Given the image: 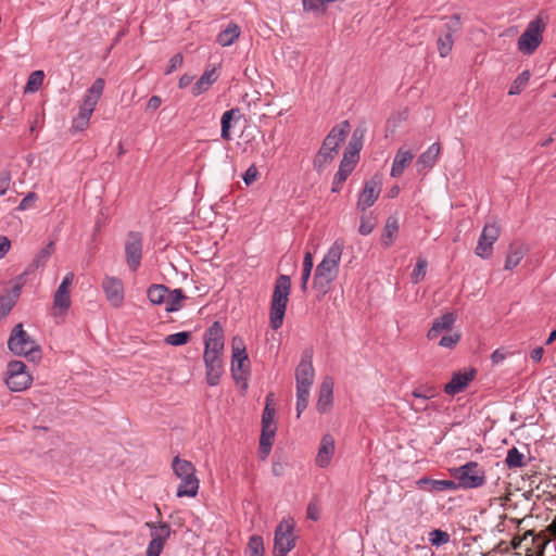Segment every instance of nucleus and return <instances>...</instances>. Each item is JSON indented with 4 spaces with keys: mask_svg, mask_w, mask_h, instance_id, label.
<instances>
[{
    "mask_svg": "<svg viewBox=\"0 0 556 556\" xmlns=\"http://www.w3.org/2000/svg\"><path fill=\"white\" fill-rule=\"evenodd\" d=\"M91 115V111L80 106L78 115L73 121V128L76 130H84L88 126Z\"/></svg>",
    "mask_w": 556,
    "mask_h": 556,
    "instance_id": "obj_47",
    "label": "nucleus"
},
{
    "mask_svg": "<svg viewBox=\"0 0 556 556\" xmlns=\"http://www.w3.org/2000/svg\"><path fill=\"white\" fill-rule=\"evenodd\" d=\"M245 553L248 556H264V542L262 536L252 535L249 540Z\"/></svg>",
    "mask_w": 556,
    "mask_h": 556,
    "instance_id": "obj_39",
    "label": "nucleus"
},
{
    "mask_svg": "<svg viewBox=\"0 0 556 556\" xmlns=\"http://www.w3.org/2000/svg\"><path fill=\"white\" fill-rule=\"evenodd\" d=\"M0 258H2L8 253L11 243L5 237L0 238Z\"/></svg>",
    "mask_w": 556,
    "mask_h": 556,
    "instance_id": "obj_64",
    "label": "nucleus"
},
{
    "mask_svg": "<svg viewBox=\"0 0 556 556\" xmlns=\"http://www.w3.org/2000/svg\"><path fill=\"white\" fill-rule=\"evenodd\" d=\"M313 256L311 252H306L303 260V271L301 277V289L305 292L307 289L308 279L313 269Z\"/></svg>",
    "mask_w": 556,
    "mask_h": 556,
    "instance_id": "obj_41",
    "label": "nucleus"
},
{
    "mask_svg": "<svg viewBox=\"0 0 556 556\" xmlns=\"http://www.w3.org/2000/svg\"><path fill=\"white\" fill-rule=\"evenodd\" d=\"M290 291V277L287 275H280L275 282L270 301L269 323L270 327L275 330L282 326Z\"/></svg>",
    "mask_w": 556,
    "mask_h": 556,
    "instance_id": "obj_3",
    "label": "nucleus"
},
{
    "mask_svg": "<svg viewBox=\"0 0 556 556\" xmlns=\"http://www.w3.org/2000/svg\"><path fill=\"white\" fill-rule=\"evenodd\" d=\"M531 77L530 71L525 70L522 73H520L517 78L513 81L508 94H519L528 85L529 79Z\"/></svg>",
    "mask_w": 556,
    "mask_h": 556,
    "instance_id": "obj_37",
    "label": "nucleus"
},
{
    "mask_svg": "<svg viewBox=\"0 0 556 556\" xmlns=\"http://www.w3.org/2000/svg\"><path fill=\"white\" fill-rule=\"evenodd\" d=\"M451 473L457 480L458 488L477 489L485 483V471L476 462L453 468Z\"/></svg>",
    "mask_w": 556,
    "mask_h": 556,
    "instance_id": "obj_8",
    "label": "nucleus"
},
{
    "mask_svg": "<svg viewBox=\"0 0 556 556\" xmlns=\"http://www.w3.org/2000/svg\"><path fill=\"white\" fill-rule=\"evenodd\" d=\"M190 338H191L190 332L181 331V332L168 334L164 339V342L168 345L180 346V345L187 344L189 342Z\"/></svg>",
    "mask_w": 556,
    "mask_h": 556,
    "instance_id": "obj_45",
    "label": "nucleus"
},
{
    "mask_svg": "<svg viewBox=\"0 0 556 556\" xmlns=\"http://www.w3.org/2000/svg\"><path fill=\"white\" fill-rule=\"evenodd\" d=\"M258 170L255 165H251L243 175V180L247 185H251L257 178Z\"/></svg>",
    "mask_w": 556,
    "mask_h": 556,
    "instance_id": "obj_58",
    "label": "nucleus"
},
{
    "mask_svg": "<svg viewBox=\"0 0 556 556\" xmlns=\"http://www.w3.org/2000/svg\"><path fill=\"white\" fill-rule=\"evenodd\" d=\"M543 355H544V350L542 346H538L535 349L532 350L531 354H530V357L533 362L535 363H540L543 358Z\"/></svg>",
    "mask_w": 556,
    "mask_h": 556,
    "instance_id": "obj_62",
    "label": "nucleus"
},
{
    "mask_svg": "<svg viewBox=\"0 0 556 556\" xmlns=\"http://www.w3.org/2000/svg\"><path fill=\"white\" fill-rule=\"evenodd\" d=\"M126 261L129 268L135 271L140 266L142 255V239L137 232H129L125 243Z\"/></svg>",
    "mask_w": 556,
    "mask_h": 556,
    "instance_id": "obj_16",
    "label": "nucleus"
},
{
    "mask_svg": "<svg viewBox=\"0 0 556 556\" xmlns=\"http://www.w3.org/2000/svg\"><path fill=\"white\" fill-rule=\"evenodd\" d=\"M74 280V274L68 273L64 276L62 282L54 293L53 314L63 315L71 306L70 288Z\"/></svg>",
    "mask_w": 556,
    "mask_h": 556,
    "instance_id": "obj_15",
    "label": "nucleus"
},
{
    "mask_svg": "<svg viewBox=\"0 0 556 556\" xmlns=\"http://www.w3.org/2000/svg\"><path fill=\"white\" fill-rule=\"evenodd\" d=\"M23 283H24V279H23V276H20L17 279H16V282L14 285V287L12 288V290L10 292H7L10 296H14V300L17 301V299L20 298L21 295V290H22V287H23Z\"/></svg>",
    "mask_w": 556,
    "mask_h": 556,
    "instance_id": "obj_60",
    "label": "nucleus"
},
{
    "mask_svg": "<svg viewBox=\"0 0 556 556\" xmlns=\"http://www.w3.org/2000/svg\"><path fill=\"white\" fill-rule=\"evenodd\" d=\"M428 540L433 546H441L450 542V534L443 530L434 529L429 532Z\"/></svg>",
    "mask_w": 556,
    "mask_h": 556,
    "instance_id": "obj_46",
    "label": "nucleus"
},
{
    "mask_svg": "<svg viewBox=\"0 0 556 556\" xmlns=\"http://www.w3.org/2000/svg\"><path fill=\"white\" fill-rule=\"evenodd\" d=\"M349 131L350 123L348 121H343L332 127L314 159L315 169L321 172L333 161L338 155L340 144L345 140Z\"/></svg>",
    "mask_w": 556,
    "mask_h": 556,
    "instance_id": "obj_2",
    "label": "nucleus"
},
{
    "mask_svg": "<svg viewBox=\"0 0 556 556\" xmlns=\"http://www.w3.org/2000/svg\"><path fill=\"white\" fill-rule=\"evenodd\" d=\"M343 249V242L336 240L315 269L313 287L321 294H326L330 290L331 283L339 275Z\"/></svg>",
    "mask_w": 556,
    "mask_h": 556,
    "instance_id": "obj_1",
    "label": "nucleus"
},
{
    "mask_svg": "<svg viewBox=\"0 0 556 556\" xmlns=\"http://www.w3.org/2000/svg\"><path fill=\"white\" fill-rule=\"evenodd\" d=\"M104 86L105 83L102 78L96 79L91 87L87 90L83 104L80 106L83 109L93 112L103 93Z\"/></svg>",
    "mask_w": 556,
    "mask_h": 556,
    "instance_id": "obj_23",
    "label": "nucleus"
},
{
    "mask_svg": "<svg viewBox=\"0 0 556 556\" xmlns=\"http://www.w3.org/2000/svg\"><path fill=\"white\" fill-rule=\"evenodd\" d=\"M500 236L501 228L497 224H485L475 249L476 255L483 260H489L493 255V244Z\"/></svg>",
    "mask_w": 556,
    "mask_h": 556,
    "instance_id": "obj_13",
    "label": "nucleus"
},
{
    "mask_svg": "<svg viewBox=\"0 0 556 556\" xmlns=\"http://www.w3.org/2000/svg\"><path fill=\"white\" fill-rule=\"evenodd\" d=\"M206 380L210 386H216L223 374V362L205 363Z\"/></svg>",
    "mask_w": 556,
    "mask_h": 556,
    "instance_id": "obj_34",
    "label": "nucleus"
},
{
    "mask_svg": "<svg viewBox=\"0 0 556 556\" xmlns=\"http://www.w3.org/2000/svg\"><path fill=\"white\" fill-rule=\"evenodd\" d=\"M102 289L106 300L113 307H121L124 303V285L121 279L105 276L102 281Z\"/></svg>",
    "mask_w": 556,
    "mask_h": 556,
    "instance_id": "obj_17",
    "label": "nucleus"
},
{
    "mask_svg": "<svg viewBox=\"0 0 556 556\" xmlns=\"http://www.w3.org/2000/svg\"><path fill=\"white\" fill-rule=\"evenodd\" d=\"M357 161H358V157H355V156H353V154H348L344 152L339 169H345L348 173L351 174L353 172Z\"/></svg>",
    "mask_w": 556,
    "mask_h": 556,
    "instance_id": "obj_53",
    "label": "nucleus"
},
{
    "mask_svg": "<svg viewBox=\"0 0 556 556\" xmlns=\"http://www.w3.org/2000/svg\"><path fill=\"white\" fill-rule=\"evenodd\" d=\"M172 469L180 483L177 488L178 497H194L200 488V481L195 476V467L187 459H182L179 456H175L172 460Z\"/></svg>",
    "mask_w": 556,
    "mask_h": 556,
    "instance_id": "obj_4",
    "label": "nucleus"
},
{
    "mask_svg": "<svg viewBox=\"0 0 556 556\" xmlns=\"http://www.w3.org/2000/svg\"><path fill=\"white\" fill-rule=\"evenodd\" d=\"M241 28L236 23H229L227 27L220 31L216 41L222 47H229L240 37Z\"/></svg>",
    "mask_w": 556,
    "mask_h": 556,
    "instance_id": "obj_29",
    "label": "nucleus"
},
{
    "mask_svg": "<svg viewBox=\"0 0 556 556\" xmlns=\"http://www.w3.org/2000/svg\"><path fill=\"white\" fill-rule=\"evenodd\" d=\"M412 395L416 399L427 401L435 396V390L432 388L421 387L413 391Z\"/></svg>",
    "mask_w": 556,
    "mask_h": 556,
    "instance_id": "obj_52",
    "label": "nucleus"
},
{
    "mask_svg": "<svg viewBox=\"0 0 556 556\" xmlns=\"http://www.w3.org/2000/svg\"><path fill=\"white\" fill-rule=\"evenodd\" d=\"M350 173H348L345 169H339L337 174L334 175L333 182H332V192H339L343 182L346 180Z\"/></svg>",
    "mask_w": 556,
    "mask_h": 556,
    "instance_id": "obj_54",
    "label": "nucleus"
},
{
    "mask_svg": "<svg viewBox=\"0 0 556 556\" xmlns=\"http://www.w3.org/2000/svg\"><path fill=\"white\" fill-rule=\"evenodd\" d=\"M441 146L438 142L432 143L424 153H421L416 161V168L418 173H427L431 169L440 155Z\"/></svg>",
    "mask_w": 556,
    "mask_h": 556,
    "instance_id": "obj_21",
    "label": "nucleus"
},
{
    "mask_svg": "<svg viewBox=\"0 0 556 556\" xmlns=\"http://www.w3.org/2000/svg\"><path fill=\"white\" fill-rule=\"evenodd\" d=\"M10 180L11 176L8 172L0 173V197H2L7 192L10 186Z\"/></svg>",
    "mask_w": 556,
    "mask_h": 556,
    "instance_id": "obj_59",
    "label": "nucleus"
},
{
    "mask_svg": "<svg viewBox=\"0 0 556 556\" xmlns=\"http://www.w3.org/2000/svg\"><path fill=\"white\" fill-rule=\"evenodd\" d=\"M381 192V179L379 176H374L365 182L364 189L361 192L357 201V207L366 211L374 205Z\"/></svg>",
    "mask_w": 556,
    "mask_h": 556,
    "instance_id": "obj_18",
    "label": "nucleus"
},
{
    "mask_svg": "<svg viewBox=\"0 0 556 556\" xmlns=\"http://www.w3.org/2000/svg\"><path fill=\"white\" fill-rule=\"evenodd\" d=\"M505 462L510 469L520 468L526 465L525 455L517 447L508 450Z\"/></svg>",
    "mask_w": 556,
    "mask_h": 556,
    "instance_id": "obj_38",
    "label": "nucleus"
},
{
    "mask_svg": "<svg viewBox=\"0 0 556 556\" xmlns=\"http://www.w3.org/2000/svg\"><path fill=\"white\" fill-rule=\"evenodd\" d=\"M296 535L292 519H282L275 530L274 555L286 556L294 548Z\"/></svg>",
    "mask_w": 556,
    "mask_h": 556,
    "instance_id": "obj_10",
    "label": "nucleus"
},
{
    "mask_svg": "<svg viewBox=\"0 0 556 556\" xmlns=\"http://www.w3.org/2000/svg\"><path fill=\"white\" fill-rule=\"evenodd\" d=\"M362 137H363V131H361L359 129H356L344 152L348 154H353V156H355V157H358V153L362 149Z\"/></svg>",
    "mask_w": 556,
    "mask_h": 556,
    "instance_id": "obj_44",
    "label": "nucleus"
},
{
    "mask_svg": "<svg viewBox=\"0 0 556 556\" xmlns=\"http://www.w3.org/2000/svg\"><path fill=\"white\" fill-rule=\"evenodd\" d=\"M462 27L460 16L455 14L445 23L443 34L439 36L437 45L440 56L446 58L453 49V35L458 33Z\"/></svg>",
    "mask_w": 556,
    "mask_h": 556,
    "instance_id": "obj_14",
    "label": "nucleus"
},
{
    "mask_svg": "<svg viewBox=\"0 0 556 556\" xmlns=\"http://www.w3.org/2000/svg\"><path fill=\"white\" fill-rule=\"evenodd\" d=\"M240 113L239 109H231L222 115L220 125H222V131L220 136L224 140L230 139V128H231V122L236 116H238Z\"/></svg>",
    "mask_w": 556,
    "mask_h": 556,
    "instance_id": "obj_32",
    "label": "nucleus"
},
{
    "mask_svg": "<svg viewBox=\"0 0 556 556\" xmlns=\"http://www.w3.org/2000/svg\"><path fill=\"white\" fill-rule=\"evenodd\" d=\"M428 262L426 258L419 257L417 260L416 266L410 274V279L413 283H419L424 280L427 273Z\"/></svg>",
    "mask_w": 556,
    "mask_h": 556,
    "instance_id": "obj_43",
    "label": "nucleus"
},
{
    "mask_svg": "<svg viewBox=\"0 0 556 556\" xmlns=\"http://www.w3.org/2000/svg\"><path fill=\"white\" fill-rule=\"evenodd\" d=\"M375 227H376L375 218L371 217V216L364 215L361 218V224H359V227H358V232L362 236H368L369 233L372 232Z\"/></svg>",
    "mask_w": 556,
    "mask_h": 556,
    "instance_id": "obj_50",
    "label": "nucleus"
},
{
    "mask_svg": "<svg viewBox=\"0 0 556 556\" xmlns=\"http://www.w3.org/2000/svg\"><path fill=\"white\" fill-rule=\"evenodd\" d=\"M186 300V295L184 294L181 289H175L173 291H168L165 301V309L167 312H177L181 308L182 301Z\"/></svg>",
    "mask_w": 556,
    "mask_h": 556,
    "instance_id": "obj_30",
    "label": "nucleus"
},
{
    "mask_svg": "<svg viewBox=\"0 0 556 556\" xmlns=\"http://www.w3.org/2000/svg\"><path fill=\"white\" fill-rule=\"evenodd\" d=\"M314 368L311 361L302 359L295 369L296 417L305 410L309 399V389L314 382Z\"/></svg>",
    "mask_w": 556,
    "mask_h": 556,
    "instance_id": "obj_5",
    "label": "nucleus"
},
{
    "mask_svg": "<svg viewBox=\"0 0 556 556\" xmlns=\"http://www.w3.org/2000/svg\"><path fill=\"white\" fill-rule=\"evenodd\" d=\"M414 157L415 154L413 151L407 150L405 148H400L395 153L390 175L395 178L402 176L404 170L413 162Z\"/></svg>",
    "mask_w": 556,
    "mask_h": 556,
    "instance_id": "obj_22",
    "label": "nucleus"
},
{
    "mask_svg": "<svg viewBox=\"0 0 556 556\" xmlns=\"http://www.w3.org/2000/svg\"><path fill=\"white\" fill-rule=\"evenodd\" d=\"M182 62H184L182 54L177 53V54L173 55L169 60V63H168V66L165 71V73L166 74L173 73L174 71H176L177 68H179L182 65Z\"/></svg>",
    "mask_w": 556,
    "mask_h": 556,
    "instance_id": "obj_57",
    "label": "nucleus"
},
{
    "mask_svg": "<svg viewBox=\"0 0 556 556\" xmlns=\"http://www.w3.org/2000/svg\"><path fill=\"white\" fill-rule=\"evenodd\" d=\"M276 430H271L270 433L267 429H262V435L260 441V453L262 458H266L270 452Z\"/></svg>",
    "mask_w": 556,
    "mask_h": 556,
    "instance_id": "obj_40",
    "label": "nucleus"
},
{
    "mask_svg": "<svg viewBox=\"0 0 556 556\" xmlns=\"http://www.w3.org/2000/svg\"><path fill=\"white\" fill-rule=\"evenodd\" d=\"M473 371L454 374L451 381L445 386L444 391L450 395L462 392L473 379Z\"/></svg>",
    "mask_w": 556,
    "mask_h": 556,
    "instance_id": "obj_27",
    "label": "nucleus"
},
{
    "mask_svg": "<svg viewBox=\"0 0 556 556\" xmlns=\"http://www.w3.org/2000/svg\"><path fill=\"white\" fill-rule=\"evenodd\" d=\"M148 527H150L153 531L151 532V539H155L162 543H165L170 534V527L167 523H159L157 526L148 522Z\"/></svg>",
    "mask_w": 556,
    "mask_h": 556,
    "instance_id": "obj_36",
    "label": "nucleus"
},
{
    "mask_svg": "<svg viewBox=\"0 0 556 556\" xmlns=\"http://www.w3.org/2000/svg\"><path fill=\"white\" fill-rule=\"evenodd\" d=\"M204 363L223 362L224 331L218 321H214L205 333Z\"/></svg>",
    "mask_w": 556,
    "mask_h": 556,
    "instance_id": "obj_9",
    "label": "nucleus"
},
{
    "mask_svg": "<svg viewBox=\"0 0 556 556\" xmlns=\"http://www.w3.org/2000/svg\"><path fill=\"white\" fill-rule=\"evenodd\" d=\"M53 251H54V243L50 242L49 244H47L43 249H41L39 251V253L34 258L30 267L34 266V267L38 268L40 266H43L48 262V260L51 256V254L53 253Z\"/></svg>",
    "mask_w": 556,
    "mask_h": 556,
    "instance_id": "obj_42",
    "label": "nucleus"
},
{
    "mask_svg": "<svg viewBox=\"0 0 556 556\" xmlns=\"http://www.w3.org/2000/svg\"><path fill=\"white\" fill-rule=\"evenodd\" d=\"M162 104V99L159 96H153L149 99L147 109L148 110H156Z\"/></svg>",
    "mask_w": 556,
    "mask_h": 556,
    "instance_id": "obj_63",
    "label": "nucleus"
},
{
    "mask_svg": "<svg viewBox=\"0 0 556 556\" xmlns=\"http://www.w3.org/2000/svg\"><path fill=\"white\" fill-rule=\"evenodd\" d=\"M168 289L163 285H152L147 292L148 299L152 304H162L166 301Z\"/></svg>",
    "mask_w": 556,
    "mask_h": 556,
    "instance_id": "obj_33",
    "label": "nucleus"
},
{
    "mask_svg": "<svg viewBox=\"0 0 556 556\" xmlns=\"http://www.w3.org/2000/svg\"><path fill=\"white\" fill-rule=\"evenodd\" d=\"M9 349L16 355H24L36 362L41 358V351L38 344L23 329V325H16L8 341Z\"/></svg>",
    "mask_w": 556,
    "mask_h": 556,
    "instance_id": "obj_6",
    "label": "nucleus"
},
{
    "mask_svg": "<svg viewBox=\"0 0 556 556\" xmlns=\"http://www.w3.org/2000/svg\"><path fill=\"white\" fill-rule=\"evenodd\" d=\"M7 375V386L13 392L24 391L33 383V376L26 370V365L21 361L10 362Z\"/></svg>",
    "mask_w": 556,
    "mask_h": 556,
    "instance_id": "obj_11",
    "label": "nucleus"
},
{
    "mask_svg": "<svg viewBox=\"0 0 556 556\" xmlns=\"http://www.w3.org/2000/svg\"><path fill=\"white\" fill-rule=\"evenodd\" d=\"M218 72L215 66L206 68L202 76L197 80L192 87V94L198 97L207 91L211 86L218 79Z\"/></svg>",
    "mask_w": 556,
    "mask_h": 556,
    "instance_id": "obj_25",
    "label": "nucleus"
},
{
    "mask_svg": "<svg viewBox=\"0 0 556 556\" xmlns=\"http://www.w3.org/2000/svg\"><path fill=\"white\" fill-rule=\"evenodd\" d=\"M455 321L456 316L453 313H445L435 318L431 328L428 330L427 338L429 340H437L443 334L450 332Z\"/></svg>",
    "mask_w": 556,
    "mask_h": 556,
    "instance_id": "obj_20",
    "label": "nucleus"
},
{
    "mask_svg": "<svg viewBox=\"0 0 556 556\" xmlns=\"http://www.w3.org/2000/svg\"><path fill=\"white\" fill-rule=\"evenodd\" d=\"M528 249L525 244L520 242H513L509 244L508 252L505 260L504 268L506 270H511L517 267L521 260L527 254Z\"/></svg>",
    "mask_w": 556,
    "mask_h": 556,
    "instance_id": "obj_26",
    "label": "nucleus"
},
{
    "mask_svg": "<svg viewBox=\"0 0 556 556\" xmlns=\"http://www.w3.org/2000/svg\"><path fill=\"white\" fill-rule=\"evenodd\" d=\"M399 220L396 217H389L381 233V244L384 248L391 247L399 233Z\"/></svg>",
    "mask_w": 556,
    "mask_h": 556,
    "instance_id": "obj_28",
    "label": "nucleus"
},
{
    "mask_svg": "<svg viewBox=\"0 0 556 556\" xmlns=\"http://www.w3.org/2000/svg\"><path fill=\"white\" fill-rule=\"evenodd\" d=\"M273 401V394L267 396V403L265 409L263 412L262 417V429H267V432L270 433L271 430H276L275 426V408L271 407L270 402Z\"/></svg>",
    "mask_w": 556,
    "mask_h": 556,
    "instance_id": "obj_31",
    "label": "nucleus"
},
{
    "mask_svg": "<svg viewBox=\"0 0 556 556\" xmlns=\"http://www.w3.org/2000/svg\"><path fill=\"white\" fill-rule=\"evenodd\" d=\"M165 543H162L155 539H151L148 548L147 556H160Z\"/></svg>",
    "mask_w": 556,
    "mask_h": 556,
    "instance_id": "obj_55",
    "label": "nucleus"
},
{
    "mask_svg": "<svg viewBox=\"0 0 556 556\" xmlns=\"http://www.w3.org/2000/svg\"><path fill=\"white\" fill-rule=\"evenodd\" d=\"M43 79H45V73L42 71L33 72L28 77V80L24 88V92L33 93V92L38 91L39 88L42 86Z\"/></svg>",
    "mask_w": 556,
    "mask_h": 556,
    "instance_id": "obj_35",
    "label": "nucleus"
},
{
    "mask_svg": "<svg viewBox=\"0 0 556 556\" xmlns=\"http://www.w3.org/2000/svg\"><path fill=\"white\" fill-rule=\"evenodd\" d=\"M320 517V509L316 503H309L307 506V518L318 520Z\"/></svg>",
    "mask_w": 556,
    "mask_h": 556,
    "instance_id": "obj_61",
    "label": "nucleus"
},
{
    "mask_svg": "<svg viewBox=\"0 0 556 556\" xmlns=\"http://www.w3.org/2000/svg\"><path fill=\"white\" fill-rule=\"evenodd\" d=\"M545 28L546 22L541 16H536L532 20L518 38V50L525 55L533 54L543 41V33Z\"/></svg>",
    "mask_w": 556,
    "mask_h": 556,
    "instance_id": "obj_7",
    "label": "nucleus"
},
{
    "mask_svg": "<svg viewBox=\"0 0 556 556\" xmlns=\"http://www.w3.org/2000/svg\"><path fill=\"white\" fill-rule=\"evenodd\" d=\"M232 361L231 372L236 381L245 380L249 370V358L245 345L240 337H235L231 342Z\"/></svg>",
    "mask_w": 556,
    "mask_h": 556,
    "instance_id": "obj_12",
    "label": "nucleus"
},
{
    "mask_svg": "<svg viewBox=\"0 0 556 556\" xmlns=\"http://www.w3.org/2000/svg\"><path fill=\"white\" fill-rule=\"evenodd\" d=\"M16 301L14 300V296H10L8 293L0 295V317H5L13 306L15 305Z\"/></svg>",
    "mask_w": 556,
    "mask_h": 556,
    "instance_id": "obj_49",
    "label": "nucleus"
},
{
    "mask_svg": "<svg viewBox=\"0 0 556 556\" xmlns=\"http://www.w3.org/2000/svg\"><path fill=\"white\" fill-rule=\"evenodd\" d=\"M38 200V195L35 192H29L20 203L17 206L18 211H26L35 204V202Z\"/></svg>",
    "mask_w": 556,
    "mask_h": 556,
    "instance_id": "obj_56",
    "label": "nucleus"
},
{
    "mask_svg": "<svg viewBox=\"0 0 556 556\" xmlns=\"http://www.w3.org/2000/svg\"><path fill=\"white\" fill-rule=\"evenodd\" d=\"M336 451V441L331 434H325L321 438L315 464L319 468H326L330 464Z\"/></svg>",
    "mask_w": 556,
    "mask_h": 556,
    "instance_id": "obj_19",
    "label": "nucleus"
},
{
    "mask_svg": "<svg viewBox=\"0 0 556 556\" xmlns=\"http://www.w3.org/2000/svg\"><path fill=\"white\" fill-rule=\"evenodd\" d=\"M460 338L462 334L459 332L450 331L441 337L438 344L445 349H453L457 345Z\"/></svg>",
    "mask_w": 556,
    "mask_h": 556,
    "instance_id": "obj_48",
    "label": "nucleus"
},
{
    "mask_svg": "<svg viewBox=\"0 0 556 556\" xmlns=\"http://www.w3.org/2000/svg\"><path fill=\"white\" fill-rule=\"evenodd\" d=\"M458 488L457 483L453 480H434L431 482V490L435 491H445V490H456Z\"/></svg>",
    "mask_w": 556,
    "mask_h": 556,
    "instance_id": "obj_51",
    "label": "nucleus"
},
{
    "mask_svg": "<svg viewBox=\"0 0 556 556\" xmlns=\"http://www.w3.org/2000/svg\"><path fill=\"white\" fill-rule=\"evenodd\" d=\"M333 381L331 378H325L319 388L317 410L327 413L332 405Z\"/></svg>",
    "mask_w": 556,
    "mask_h": 556,
    "instance_id": "obj_24",
    "label": "nucleus"
}]
</instances>
